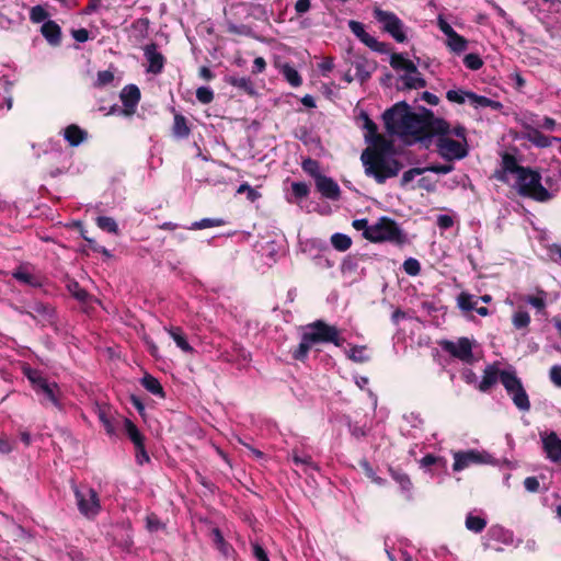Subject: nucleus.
Returning <instances> with one entry per match:
<instances>
[{
	"mask_svg": "<svg viewBox=\"0 0 561 561\" xmlns=\"http://www.w3.org/2000/svg\"><path fill=\"white\" fill-rule=\"evenodd\" d=\"M382 118L389 134L411 136L420 142H424L430 133L442 131L445 125V119L436 117L431 110L421 106L420 113H415L404 101L385 111Z\"/></svg>",
	"mask_w": 561,
	"mask_h": 561,
	"instance_id": "obj_1",
	"label": "nucleus"
},
{
	"mask_svg": "<svg viewBox=\"0 0 561 561\" xmlns=\"http://www.w3.org/2000/svg\"><path fill=\"white\" fill-rule=\"evenodd\" d=\"M360 160L365 174L378 184L398 176L403 169V163L394 156L392 140L385 136H377L375 142L363 150Z\"/></svg>",
	"mask_w": 561,
	"mask_h": 561,
	"instance_id": "obj_2",
	"label": "nucleus"
},
{
	"mask_svg": "<svg viewBox=\"0 0 561 561\" xmlns=\"http://www.w3.org/2000/svg\"><path fill=\"white\" fill-rule=\"evenodd\" d=\"M307 331L302 333L301 341L290 354L293 359L305 363L312 345L332 343L341 347L345 339L341 336L340 330L323 320H316L306 325Z\"/></svg>",
	"mask_w": 561,
	"mask_h": 561,
	"instance_id": "obj_3",
	"label": "nucleus"
},
{
	"mask_svg": "<svg viewBox=\"0 0 561 561\" xmlns=\"http://www.w3.org/2000/svg\"><path fill=\"white\" fill-rule=\"evenodd\" d=\"M363 237L373 243L389 242L397 247H403L409 242L408 234L394 219L388 216L378 218L370 229L363 233Z\"/></svg>",
	"mask_w": 561,
	"mask_h": 561,
	"instance_id": "obj_4",
	"label": "nucleus"
},
{
	"mask_svg": "<svg viewBox=\"0 0 561 561\" xmlns=\"http://www.w3.org/2000/svg\"><path fill=\"white\" fill-rule=\"evenodd\" d=\"M515 187L519 196L535 202L546 203L552 197V194L541 184V174L530 167L527 172L517 176Z\"/></svg>",
	"mask_w": 561,
	"mask_h": 561,
	"instance_id": "obj_5",
	"label": "nucleus"
},
{
	"mask_svg": "<svg viewBox=\"0 0 561 561\" xmlns=\"http://www.w3.org/2000/svg\"><path fill=\"white\" fill-rule=\"evenodd\" d=\"M450 126L447 121L442 131L430 133L424 138V142H431L433 137L437 136L436 147L439 156L446 161L460 160L468 154L467 144L460 142L449 137Z\"/></svg>",
	"mask_w": 561,
	"mask_h": 561,
	"instance_id": "obj_6",
	"label": "nucleus"
},
{
	"mask_svg": "<svg viewBox=\"0 0 561 561\" xmlns=\"http://www.w3.org/2000/svg\"><path fill=\"white\" fill-rule=\"evenodd\" d=\"M79 513L88 519H94L101 512L98 492L87 484L71 485Z\"/></svg>",
	"mask_w": 561,
	"mask_h": 561,
	"instance_id": "obj_7",
	"label": "nucleus"
},
{
	"mask_svg": "<svg viewBox=\"0 0 561 561\" xmlns=\"http://www.w3.org/2000/svg\"><path fill=\"white\" fill-rule=\"evenodd\" d=\"M500 381L504 386L507 393L511 396L517 409H519L520 411L530 410L528 394L525 391L523 383L515 371L502 370L500 373Z\"/></svg>",
	"mask_w": 561,
	"mask_h": 561,
	"instance_id": "obj_8",
	"label": "nucleus"
},
{
	"mask_svg": "<svg viewBox=\"0 0 561 561\" xmlns=\"http://www.w3.org/2000/svg\"><path fill=\"white\" fill-rule=\"evenodd\" d=\"M19 312L28 316L42 328L55 325L57 322L56 309L43 301L36 300L30 304L27 309H20Z\"/></svg>",
	"mask_w": 561,
	"mask_h": 561,
	"instance_id": "obj_9",
	"label": "nucleus"
},
{
	"mask_svg": "<svg viewBox=\"0 0 561 561\" xmlns=\"http://www.w3.org/2000/svg\"><path fill=\"white\" fill-rule=\"evenodd\" d=\"M374 18L383 24V31L390 34L398 43L407 41L403 22L393 12L375 8Z\"/></svg>",
	"mask_w": 561,
	"mask_h": 561,
	"instance_id": "obj_10",
	"label": "nucleus"
},
{
	"mask_svg": "<svg viewBox=\"0 0 561 561\" xmlns=\"http://www.w3.org/2000/svg\"><path fill=\"white\" fill-rule=\"evenodd\" d=\"M491 460V456L484 451L476 449H469L465 451L454 453L453 470L458 472L467 469L471 465L488 463Z\"/></svg>",
	"mask_w": 561,
	"mask_h": 561,
	"instance_id": "obj_11",
	"label": "nucleus"
},
{
	"mask_svg": "<svg viewBox=\"0 0 561 561\" xmlns=\"http://www.w3.org/2000/svg\"><path fill=\"white\" fill-rule=\"evenodd\" d=\"M440 346L453 357L458 358L465 363H471L473 358L472 344L468 337H460L456 343L445 340L440 342Z\"/></svg>",
	"mask_w": 561,
	"mask_h": 561,
	"instance_id": "obj_12",
	"label": "nucleus"
},
{
	"mask_svg": "<svg viewBox=\"0 0 561 561\" xmlns=\"http://www.w3.org/2000/svg\"><path fill=\"white\" fill-rule=\"evenodd\" d=\"M501 167L502 169L495 172L494 178L502 183L508 182L507 173L515 174L517 178L527 172L529 168L520 165L516 157L508 152L502 154Z\"/></svg>",
	"mask_w": 561,
	"mask_h": 561,
	"instance_id": "obj_13",
	"label": "nucleus"
},
{
	"mask_svg": "<svg viewBox=\"0 0 561 561\" xmlns=\"http://www.w3.org/2000/svg\"><path fill=\"white\" fill-rule=\"evenodd\" d=\"M36 393L43 394L44 398L41 400L43 405L51 404L59 411L64 409L62 393L57 382L47 380L44 385H41Z\"/></svg>",
	"mask_w": 561,
	"mask_h": 561,
	"instance_id": "obj_14",
	"label": "nucleus"
},
{
	"mask_svg": "<svg viewBox=\"0 0 561 561\" xmlns=\"http://www.w3.org/2000/svg\"><path fill=\"white\" fill-rule=\"evenodd\" d=\"M144 55L148 61L147 72L159 75L162 72L165 64V57L158 51V45L150 43L144 47Z\"/></svg>",
	"mask_w": 561,
	"mask_h": 561,
	"instance_id": "obj_15",
	"label": "nucleus"
},
{
	"mask_svg": "<svg viewBox=\"0 0 561 561\" xmlns=\"http://www.w3.org/2000/svg\"><path fill=\"white\" fill-rule=\"evenodd\" d=\"M346 62H350L353 65L356 69V79L363 84L366 81H368L373 75V72L377 68L376 61H369L366 57L360 55H355L354 60H347Z\"/></svg>",
	"mask_w": 561,
	"mask_h": 561,
	"instance_id": "obj_16",
	"label": "nucleus"
},
{
	"mask_svg": "<svg viewBox=\"0 0 561 561\" xmlns=\"http://www.w3.org/2000/svg\"><path fill=\"white\" fill-rule=\"evenodd\" d=\"M140 96V90L135 84H128L121 91L119 98L124 105L125 115H131L136 112Z\"/></svg>",
	"mask_w": 561,
	"mask_h": 561,
	"instance_id": "obj_17",
	"label": "nucleus"
},
{
	"mask_svg": "<svg viewBox=\"0 0 561 561\" xmlns=\"http://www.w3.org/2000/svg\"><path fill=\"white\" fill-rule=\"evenodd\" d=\"M314 182L317 191L323 197L331 201H337L341 197L340 186L332 178L322 174Z\"/></svg>",
	"mask_w": 561,
	"mask_h": 561,
	"instance_id": "obj_18",
	"label": "nucleus"
},
{
	"mask_svg": "<svg viewBox=\"0 0 561 561\" xmlns=\"http://www.w3.org/2000/svg\"><path fill=\"white\" fill-rule=\"evenodd\" d=\"M543 450L547 457L553 461L561 463V439L556 432H550L542 437Z\"/></svg>",
	"mask_w": 561,
	"mask_h": 561,
	"instance_id": "obj_19",
	"label": "nucleus"
},
{
	"mask_svg": "<svg viewBox=\"0 0 561 561\" xmlns=\"http://www.w3.org/2000/svg\"><path fill=\"white\" fill-rule=\"evenodd\" d=\"M214 547L220 552L226 559H234L237 552L232 545H230L225 538L221 530L218 527H213L209 531Z\"/></svg>",
	"mask_w": 561,
	"mask_h": 561,
	"instance_id": "obj_20",
	"label": "nucleus"
},
{
	"mask_svg": "<svg viewBox=\"0 0 561 561\" xmlns=\"http://www.w3.org/2000/svg\"><path fill=\"white\" fill-rule=\"evenodd\" d=\"M524 128V138L538 148H548L552 145L553 140H559L556 137L546 136L538 128H535L530 125H525Z\"/></svg>",
	"mask_w": 561,
	"mask_h": 561,
	"instance_id": "obj_21",
	"label": "nucleus"
},
{
	"mask_svg": "<svg viewBox=\"0 0 561 561\" xmlns=\"http://www.w3.org/2000/svg\"><path fill=\"white\" fill-rule=\"evenodd\" d=\"M42 35L46 38V41L53 45L58 46L61 43V28L60 26L53 20H48L44 22L41 27Z\"/></svg>",
	"mask_w": 561,
	"mask_h": 561,
	"instance_id": "obj_22",
	"label": "nucleus"
},
{
	"mask_svg": "<svg viewBox=\"0 0 561 561\" xmlns=\"http://www.w3.org/2000/svg\"><path fill=\"white\" fill-rule=\"evenodd\" d=\"M390 66L396 71H405L407 73H416L420 75V71L416 67V65L410 60L407 59L402 54L400 53H392L390 56Z\"/></svg>",
	"mask_w": 561,
	"mask_h": 561,
	"instance_id": "obj_23",
	"label": "nucleus"
},
{
	"mask_svg": "<svg viewBox=\"0 0 561 561\" xmlns=\"http://www.w3.org/2000/svg\"><path fill=\"white\" fill-rule=\"evenodd\" d=\"M495 364L486 366L483 371L482 380L479 383V390L482 392L489 391L500 379V373Z\"/></svg>",
	"mask_w": 561,
	"mask_h": 561,
	"instance_id": "obj_24",
	"label": "nucleus"
},
{
	"mask_svg": "<svg viewBox=\"0 0 561 561\" xmlns=\"http://www.w3.org/2000/svg\"><path fill=\"white\" fill-rule=\"evenodd\" d=\"M64 137L70 146L77 147L88 138V133L78 125L71 124L65 128Z\"/></svg>",
	"mask_w": 561,
	"mask_h": 561,
	"instance_id": "obj_25",
	"label": "nucleus"
},
{
	"mask_svg": "<svg viewBox=\"0 0 561 561\" xmlns=\"http://www.w3.org/2000/svg\"><path fill=\"white\" fill-rule=\"evenodd\" d=\"M174 122L172 126V135L179 139H185L191 135V128L187 125V119L181 113H176L174 110Z\"/></svg>",
	"mask_w": 561,
	"mask_h": 561,
	"instance_id": "obj_26",
	"label": "nucleus"
},
{
	"mask_svg": "<svg viewBox=\"0 0 561 561\" xmlns=\"http://www.w3.org/2000/svg\"><path fill=\"white\" fill-rule=\"evenodd\" d=\"M465 95L471 101L472 104H474L476 107H490L494 111H500L503 107L501 102L483 95H478L471 91L465 92Z\"/></svg>",
	"mask_w": 561,
	"mask_h": 561,
	"instance_id": "obj_27",
	"label": "nucleus"
},
{
	"mask_svg": "<svg viewBox=\"0 0 561 561\" xmlns=\"http://www.w3.org/2000/svg\"><path fill=\"white\" fill-rule=\"evenodd\" d=\"M391 478L400 485L401 490L410 495L413 483L405 472L401 469L389 467L388 469Z\"/></svg>",
	"mask_w": 561,
	"mask_h": 561,
	"instance_id": "obj_28",
	"label": "nucleus"
},
{
	"mask_svg": "<svg viewBox=\"0 0 561 561\" xmlns=\"http://www.w3.org/2000/svg\"><path fill=\"white\" fill-rule=\"evenodd\" d=\"M140 383L150 393L158 396L160 398L165 397L163 387L161 386L160 381L152 375L145 374V376L140 380Z\"/></svg>",
	"mask_w": 561,
	"mask_h": 561,
	"instance_id": "obj_29",
	"label": "nucleus"
},
{
	"mask_svg": "<svg viewBox=\"0 0 561 561\" xmlns=\"http://www.w3.org/2000/svg\"><path fill=\"white\" fill-rule=\"evenodd\" d=\"M13 278H15L18 282L28 285L31 287H41L42 283L41 280L30 272H27L23 266H19L12 272Z\"/></svg>",
	"mask_w": 561,
	"mask_h": 561,
	"instance_id": "obj_30",
	"label": "nucleus"
},
{
	"mask_svg": "<svg viewBox=\"0 0 561 561\" xmlns=\"http://www.w3.org/2000/svg\"><path fill=\"white\" fill-rule=\"evenodd\" d=\"M168 332L179 348L185 353L194 352V348L187 342L186 336L180 327H171Z\"/></svg>",
	"mask_w": 561,
	"mask_h": 561,
	"instance_id": "obj_31",
	"label": "nucleus"
},
{
	"mask_svg": "<svg viewBox=\"0 0 561 561\" xmlns=\"http://www.w3.org/2000/svg\"><path fill=\"white\" fill-rule=\"evenodd\" d=\"M22 371L31 382L35 392L41 388V385H44L47 381L39 370L34 369L28 365L23 366Z\"/></svg>",
	"mask_w": 561,
	"mask_h": 561,
	"instance_id": "obj_32",
	"label": "nucleus"
},
{
	"mask_svg": "<svg viewBox=\"0 0 561 561\" xmlns=\"http://www.w3.org/2000/svg\"><path fill=\"white\" fill-rule=\"evenodd\" d=\"M227 82L249 95H253L255 93L253 82L250 78L231 76L227 79Z\"/></svg>",
	"mask_w": 561,
	"mask_h": 561,
	"instance_id": "obj_33",
	"label": "nucleus"
},
{
	"mask_svg": "<svg viewBox=\"0 0 561 561\" xmlns=\"http://www.w3.org/2000/svg\"><path fill=\"white\" fill-rule=\"evenodd\" d=\"M447 46L456 54L465 51L468 47V41L456 31L447 37Z\"/></svg>",
	"mask_w": 561,
	"mask_h": 561,
	"instance_id": "obj_34",
	"label": "nucleus"
},
{
	"mask_svg": "<svg viewBox=\"0 0 561 561\" xmlns=\"http://www.w3.org/2000/svg\"><path fill=\"white\" fill-rule=\"evenodd\" d=\"M126 433L129 439L133 442L135 447H141V444L145 443V437L138 430V427L129 420L125 419L124 421Z\"/></svg>",
	"mask_w": 561,
	"mask_h": 561,
	"instance_id": "obj_35",
	"label": "nucleus"
},
{
	"mask_svg": "<svg viewBox=\"0 0 561 561\" xmlns=\"http://www.w3.org/2000/svg\"><path fill=\"white\" fill-rule=\"evenodd\" d=\"M348 27L352 33L366 46H368L370 41L374 38L365 31L364 24L358 21L351 20L348 22Z\"/></svg>",
	"mask_w": 561,
	"mask_h": 561,
	"instance_id": "obj_36",
	"label": "nucleus"
},
{
	"mask_svg": "<svg viewBox=\"0 0 561 561\" xmlns=\"http://www.w3.org/2000/svg\"><path fill=\"white\" fill-rule=\"evenodd\" d=\"M282 75L291 87H299L302 84V78L299 72L289 64L282 67Z\"/></svg>",
	"mask_w": 561,
	"mask_h": 561,
	"instance_id": "obj_37",
	"label": "nucleus"
},
{
	"mask_svg": "<svg viewBox=\"0 0 561 561\" xmlns=\"http://www.w3.org/2000/svg\"><path fill=\"white\" fill-rule=\"evenodd\" d=\"M465 525L468 530L474 534H480L486 527V520L483 517L476 516L470 513L466 517Z\"/></svg>",
	"mask_w": 561,
	"mask_h": 561,
	"instance_id": "obj_38",
	"label": "nucleus"
},
{
	"mask_svg": "<svg viewBox=\"0 0 561 561\" xmlns=\"http://www.w3.org/2000/svg\"><path fill=\"white\" fill-rule=\"evenodd\" d=\"M291 459L297 467H301L305 472L309 469L318 470V466L313 462L312 457L310 455H299L294 451Z\"/></svg>",
	"mask_w": 561,
	"mask_h": 561,
	"instance_id": "obj_39",
	"label": "nucleus"
},
{
	"mask_svg": "<svg viewBox=\"0 0 561 561\" xmlns=\"http://www.w3.org/2000/svg\"><path fill=\"white\" fill-rule=\"evenodd\" d=\"M96 226L108 233L118 234V225L114 218L108 216H99L95 219Z\"/></svg>",
	"mask_w": 561,
	"mask_h": 561,
	"instance_id": "obj_40",
	"label": "nucleus"
},
{
	"mask_svg": "<svg viewBox=\"0 0 561 561\" xmlns=\"http://www.w3.org/2000/svg\"><path fill=\"white\" fill-rule=\"evenodd\" d=\"M432 466H436L440 469H446L447 460L444 457L436 456L433 454H426L421 460H420V467L421 468H430Z\"/></svg>",
	"mask_w": 561,
	"mask_h": 561,
	"instance_id": "obj_41",
	"label": "nucleus"
},
{
	"mask_svg": "<svg viewBox=\"0 0 561 561\" xmlns=\"http://www.w3.org/2000/svg\"><path fill=\"white\" fill-rule=\"evenodd\" d=\"M360 469L365 473V476L371 480V482L378 484V485H385L386 480L379 476L376 474L374 468L369 463V461L365 458L360 459L358 462Z\"/></svg>",
	"mask_w": 561,
	"mask_h": 561,
	"instance_id": "obj_42",
	"label": "nucleus"
},
{
	"mask_svg": "<svg viewBox=\"0 0 561 561\" xmlns=\"http://www.w3.org/2000/svg\"><path fill=\"white\" fill-rule=\"evenodd\" d=\"M331 244L337 251L344 252L352 245V239L344 233L336 232L331 237Z\"/></svg>",
	"mask_w": 561,
	"mask_h": 561,
	"instance_id": "obj_43",
	"label": "nucleus"
},
{
	"mask_svg": "<svg viewBox=\"0 0 561 561\" xmlns=\"http://www.w3.org/2000/svg\"><path fill=\"white\" fill-rule=\"evenodd\" d=\"M477 301H474V296L467 293L461 291L457 297V306L462 311H471L476 309Z\"/></svg>",
	"mask_w": 561,
	"mask_h": 561,
	"instance_id": "obj_44",
	"label": "nucleus"
},
{
	"mask_svg": "<svg viewBox=\"0 0 561 561\" xmlns=\"http://www.w3.org/2000/svg\"><path fill=\"white\" fill-rule=\"evenodd\" d=\"M348 357L355 363H366L370 359V356L367 354V347L364 345L353 346L350 351Z\"/></svg>",
	"mask_w": 561,
	"mask_h": 561,
	"instance_id": "obj_45",
	"label": "nucleus"
},
{
	"mask_svg": "<svg viewBox=\"0 0 561 561\" xmlns=\"http://www.w3.org/2000/svg\"><path fill=\"white\" fill-rule=\"evenodd\" d=\"M302 170L308 173L310 176L314 179V181L318 179V176H321L322 173L320 172V164L317 160L307 158L301 162Z\"/></svg>",
	"mask_w": 561,
	"mask_h": 561,
	"instance_id": "obj_46",
	"label": "nucleus"
},
{
	"mask_svg": "<svg viewBox=\"0 0 561 561\" xmlns=\"http://www.w3.org/2000/svg\"><path fill=\"white\" fill-rule=\"evenodd\" d=\"M365 123L364 127L367 130V140L370 145H373L377 138V136H382L378 133V126L375 122H373L367 114H364Z\"/></svg>",
	"mask_w": 561,
	"mask_h": 561,
	"instance_id": "obj_47",
	"label": "nucleus"
},
{
	"mask_svg": "<svg viewBox=\"0 0 561 561\" xmlns=\"http://www.w3.org/2000/svg\"><path fill=\"white\" fill-rule=\"evenodd\" d=\"M512 322L516 329H518V330L525 329L530 323V316L527 311H522V310L516 311L513 314Z\"/></svg>",
	"mask_w": 561,
	"mask_h": 561,
	"instance_id": "obj_48",
	"label": "nucleus"
},
{
	"mask_svg": "<svg viewBox=\"0 0 561 561\" xmlns=\"http://www.w3.org/2000/svg\"><path fill=\"white\" fill-rule=\"evenodd\" d=\"M225 225V220L217 218H204L199 221H196L192 225V229L201 230L211 227H220Z\"/></svg>",
	"mask_w": 561,
	"mask_h": 561,
	"instance_id": "obj_49",
	"label": "nucleus"
},
{
	"mask_svg": "<svg viewBox=\"0 0 561 561\" xmlns=\"http://www.w3.org/2000/svg\"><path fill=\"white\" fill-rule=\"evenodd\" d=\"M463 64L470 70H479L483 66V60L480 55L470 53L463 57Z\"/></svg>",
	"mask_w": 561,
	"mask_h": 561,
	"instance_id": "obj_50",
	"label": "nucleus"
},
{
	"mask_svg": "<svg viewBox=\"0 0 561 561\" xmlns=\"http://www.w3.org/2000/svg\"><path fill=\"white\" fill-rule=\"evenodd\" d=\"M68 289L69 291L71 293V295L80 302H85L88 297H89V293L82 288L79 283L77 282H72L68 285Z\"/></svg>",
	"mask_w": 561,
	"mask_h": 561,
	"instance_id": "obj_51",
	"label": "nucleus"
},
{
	"mask_svg": "<svg viewBox=\"0 0 561 561\" xmlns=\"http://www.w3.org/2000/svg\"><path fill=\"white\" fill-rule=\"evenodd\" d=\"M291 192L297 199H304L309 195V185L305 182H293Z\"/></svg>",
	"mask_w": 561,
	"mask_h": 561,
	"instance_id": "obj_52",
	"label": "nucleus"
},
{
	"mask_svg": "<svg viewBox=\"0 0 561 561\" xmlns=\"http://www.w3.org/2000/svg\"><path fill=\"white\" fill-rule=\"evenodd\" d=\"M546 293L543 290L539 291V296H527L526 302L536 308L539 312L543 311L546 308Z\"/></svg>",
	"mask_w": 561,
	"mask_h": 561,
	"instance_id": "obj_53",
	"label": "nucleus"
},
{
	"mask_svg": "<svg viewBox=\"0 0 561 561\" xmlns=\"http://www.w3.org/2000/svg\"><path fill=\"white\" fill-rule=\"evenodd\" d=\"M403 270L410 276H416L421 272V264L414 257H409L403 262Z\"/></svg>",
	"mask_w": 561,
	"mask_h": 561,
	"instance_id": "obj_54",
	"label": "nucleus"
},
{
	"mask_svg": "<svg viewBox=\"0 0 561 561\" xmlns=\"http://www.w3.org/2000/svg\"><path fill=\"white\" fill-rule=\"evenodd\" d=\"M196 99L198 100V102H201L202 104H209L213 102L214 100V92L210 88L208 87H199L197 90H196Z\"/></svg>",
	"mask_w": 561,
	"mask_h": 561,
	"instance_id": "obj_55",
	"label": "nucleus"
},
{
	"mask_svg": "<svg viewBox=\"0 0 561 561\" xmlns=\"http://www.w3.org/2000/svg\"><path fill=\"white\" fill-rule=\"evenodd\" d=\"M48 18V12L42 5H35L30 11V19L33 23L44 22Z\"/></svg>",
	"mask_w": 561,
	"mask_h": 561,
	"instance_id": "obj_56",
	"label": "nucleus"
},
{
	"mask_svg": "<svg viewBox=\"0 0 561 561\" xmlns=\"http://www.w3.org/2000/svg\"><path fill=\"white\" fill-rule=\"evenodd\" d=\"M114 81V73L111 70H102L98 72L95 87L102 88Z\"/></svg>",
	"mask_w": 561,
	"mask_h": 561,
	"instance_id": "obj_57",
	"label": "nucleus"
},
{
	"mask_svg": "<svg viewBox=\"0 0 561 561\" xmlns=\"http://www.w3.org/2000/svg\"><path fill=\"white\" fill-rule=\"evenodd\" d=\"M424 173V168H412L405 172H403L400 185L407 186L410 182L414 180L415 176L422 175Z\"/></svg>",
	"mask_w": 561,
	"mask_h": 561,
	"instance_id": "obj_58",
	"label": "nucleus"
},
{
	"mask_svg": "<svg viewBox=\"0 0 561 561\" xmlns=\"http://www.w3.org/2000/svg\"><path fill=\"white\" fill-rule=\"evenodd\" d=\"M237 193L238 194H242V193H247V198L250 201V202H255L257 198L261 197V194L254 190L253 187H251L248 183H242L238 190H237Z\"/></svg>",
	"mask_w": 561,
	"mask_h": 561,
	"instance_id": "obj_59",
	"label": "nucleus"
},
{
	"mask_svg": "<svg viewBox=\"0 0 561 561\" xmlns=\"http://www.w3.org/2000/svg\"><path fill=\"white\" fill-rule=\"evenodd\" d=\"M454 170V164L445 163V164H430L424 167V173L426 171L434 172L437 174H448Z\"/></svg>",
	"mask_w": 561,
	"mask_h": 561,
	"instance_id": "obj_60",
	"label": "nucleus"
},
{
	"mask_svg": "<svg viewBox=\"0 0 561 561\" xmlns=\"http://www.w3.org/2000/svg\"><path fill=\"white\" fill-rule=\"evenodd\" d=\"M465 92L466 91H461V90H459V91H457V90H449L446 93V99L449 102H453V103L463 104L465 103V99L467 98L465 95Z\"/></svg>",
	"mask_w": 561,
	"mask_h": 561,
	"instance_id": "obj_61",
	"label": "nucleus"
},
{
	"mask_svg": "<svg viewBox=\"0 0 561 561\" xmlns=\"http://www.w3.org/2000/svg\"><path fill=\"white\" fill-rule=\"evenodd\" d=\"M318 68L321 71V75L325 77L334 68V58L331 56L324 57L318 65Z\"/></svg>",
	"mask_w": 561,
	"mask_h": 561,
	"instance_id": "obj_62",
	"label": "nucleus"
},
{
	"mask_svg": "<svg viewBox=\"0 0 561 561\" xmlns=\"http://www.w3.org/2000/svg\"><path fill=\"white\" fill-rule=\"evenodd\" d=\"M252 552L257 561H270L267 552L259 542L252 543Z\"/></svg>",
	"mask_w": 561,
	"mask_h": 561,
	"instance_id": "obj_63",
	"label": "nucleus"
},
{
	"mask_svg": "<svg viewBox=\"0 0 561 561\" xmlns=\"http://www.w3.org/2000/svg\"><path fill=\"white\" fill-rule=\"evenodd\" d=\"M549 378L554 386L561 388V365H553L550 368Z\"/></svg>",
	"mask_w": 561,
	"mask_h": 561,
	"instance_id": "obj_64",
	"label": "nucleus"
}]
</instances>
